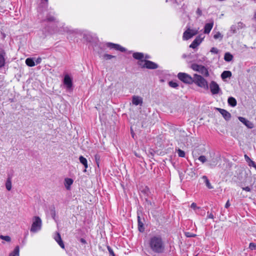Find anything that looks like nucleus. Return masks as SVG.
I'll return each mask as SVG.
<instances>
[{
    "mask_svg": "<svg viewBox=\"0 0 256 256\" xmlns=\"http://www.w3.org/2000/svg\"><path fill=\"white\" fill-rule=\"evenodd\" d=\"M238 118V120L243 124H244L248 128H254V124L252 122L248 120L246 118L242 116H239Z\"/></svg>",
    "mask_w": 256,
    "mask_h": 256,
    "instance_id": "nucleus-15",
    "label": "nucleus"
},
{
    "mask_svg": "<svg viewBox=\"0 0 256 256\" xmlns=\"http://www.w3.org/2000/svg\"><path fill=\"white\" fill-rule=\"evenodd\" d=\"M244 157L248 166L253 162V160L246 154H244Z\"/></svg>",
    "mask_w": 256,
    "mask_h": 256,
    "instance_id": "nucleus-41",
    "label": "nucleus"
},
{
    "mask_svg": "<svg viewBox=\"0 0 256 256\" xmlns=\"http://www.w3.org/2000/svg\"><path fill=\"white\" fill-rule=\"evenodd\" d=\"M88 197V198H90V200H88V201L89 200L90 202H94L96 201V199L95 196H93L90 193H85V196L84 198H86Z\"/></svg>",
    "mask_w": 256,
    "mask_h": 256,
    "instance_id": "nucleus-30",
    "label": "nucleus"
},
{
    "mask_svg": "<svg viewBox=\"0 0 256 256\" xmlns=\"http://www.w3.org/2000/svg\"><path fill=\"white\" fill-rule=\"evenodd\" d=\"M213 25L214 22H212L206 23L204 26V33L206 34H209L213 27Z\"/></svg>",
    "mask_w": 256,
    "mask_h": 256,
    "instance_id": "nucleus-22",
    "label": "nucleus"
},
{
    "mask_svg": "<svg viewBox=\"0 0 256 256\" xmlns=\"http://www.w3.org/2000/svg\"><path fill=\"white\" fill-rule=\"evenodd\" d=\"M210 52L212 53L217 54L218 52V50L217 48L213 47L210 49Z\"/></svg>",
    "mask_w": 256,
    "mask_h": 256,
    "instance_id": "nucleus-47",
    "label": "nucleus"
},
{
    "mask_svg": "<svg viewBox=\"0 0 256 256\" xmlns=\"http://www.w3.org/2000/svg\"><path fill=\"white\" fill-rule=\"evenodd\" d=\"M74 182V180L71 178H66L64 179V185L66 189L68 190H70V186Z\"/></svg>",
    "mask_w": 256,
    "mask_h": 256,
    "instance_id": "nucleus-21",
    "label": "nucleus"
},
{
    "mask_svg": "<svg viewBox=\"0 0 256 256\" xmlns=\"http://www.w3.org/2000/svg\"><path fill=\"white\" fill-rule=\"evenodd\" d=\"M249 248L252 250H256V243L250 242L249 244Z\"/></svg>",
    "mask_w": 256,
    "mask_h": 256,
    "instance_id": "nucleus-43",
    "label": "nucleus"
},
{
    "mask_svg": "<svg viewBox=\"0 0 256 256\" xmlns=\"http://www.w3.org/2000/svg\"><path fill=\"white\" fill-rule=\"evenodd\" d=\"M202 178L204 181V183L206 186V187L209 189L213 188L212 186L211 185L210 180H208V177L206 176H202Z\"/></svg>",
    "mask_w": 256,
    "mask_h": 256,
    "instance_id": "nucleus-24",
    "label": "nucleus"
},
{
    "mask_svg": "<svg viewBox=\"0 0 256 256\" xmlns=\"http://www.w3.org/2000/svg\"><path fill=\"white\" fill-rule=\"evenodd\" d=\"M198 159L202 164L206 162H208V160L204 156H200L198 157Z\"/></svg>",
    "mask_w": 256,
    "mask_h": 256,
    "instance_id": "nucleus-39",
    "label": "nucleus"
},
{
    "mask_svg": "<svg viewBox=\"0 0 256 256\" xmlns=\"http://www.w3.org/2000/svg\"><path fill=\"white\" fill-rule=\"evenodd\" d=\"M80 242H82L83 244H86V240L84 238H80Z\"/></svg>",
    "mask_w": 256,
    "mask_h": 256,
    "instance_id": "nucleus-58",
    "label": "nucleus"
},
{
    "mask_svg": "<svg viewBox=\"0 0 256 256\" xmlns=\"http://www.w3.org/2000/svg\"><path fill=\"white\" fill-rule=\"evenodd\" d=\"M41 2L44 4L46 5V6L48 4V0H40Z\"/></svg>",
    "mask_w": 256,
    "mask_h": 256,
    "instance_id": "nucleus-55",
    "label": "nucleus"
},
{
    "mask_svg": "<svg viewBox=\"0 0 256 256\" xmlns=\"http://www.w3.org/2000/svg\"><path fill=\"white\" fill-rule=\"evenodd\" d=\"M63 84L68 90H70L73 86L72 78L68 74H66L63 79Z\"/></svg>",
    "mask_w": 256,
    "mask_h": 256,
    "instance_id": "nucleus-9",
    "label": "nucleus"
},
{
    "mask_svg": "<svg viewBox=\"0 0 256 256\" xmlns=\"http://www.w3.org/2000/svg\"><path fill=\"white\" fill-rule=\"evenodd\" d=\"M196 150H194L192 152V156H194V158H196V157L198 156L197 155L196 153Z\"/></svg>",
    "mask_w": 256,
    "mask_h": 256,
    "instance_id": "nucleus-60",
    "label": "nucleus"
},
{
    "mask_svg": "<svg viewBox=\"0 0 256 256\" xmlns=\"http://www.w3.org/2000/svg\"><path fill=\"white\" fill-rule=\"evenodd\" d=\"M6 53L4 50L0 49V68L4 67L6 64Z\"/></svg>",
    "mask_w": 256,
    "mask_h": 256,
    "instance_id": "nucleus-16",
    "label": "nucleus"
},
{
    "mask_svg": "<svg viewBox=\"0 0 256 256\" xmlns=\"http://www.w3.org/2000/svg\"><path fill=\"white\" fill-rule=\"evenodd\" d=\"M206 58L204 56H202L201 58H198V56L196 58V62H203L206 60Z\"/></svg>",
    "mask_w": 256,
    "mask_h": 256,
    "instance_id": "nucleus-42",
    "label": "nucleus"
},
{
    "mask_svg": "<svg viewBox=\"0 0 256 256\" xmlns=\"http://www.w3.org/2000/svg\"><path fill=\"white\" fill-rule=\"evenodd\" d=\"M177 152H178V156L179 157H180V158H184L185 157V152L178 148V150H177Z\"/></svg>",
    "mask_w": 256,
    "mask_h": 256,
    "instance_id": "nucleus-36",
    "label": "nucleus"
},
{
    "mask_svg": "<svg viewBox=\"0 0 256 256\" xmlns=\"http://www.w3.org/2000/svg\"><path fill=\"white\" fill-rule=\"evenodd\" d=\"M177 77L181 82L188 84H193V77L187 73L180 72L178 73Z\"/></svg>",
    "mask_w": 256,
    "mask_h": 256,
    "instance_id": "nucleus-4",
    "label": "nucleus"
},
{
    "mask_svg": "<svg viewBox=\"0 0 256 256\" xmlns=\"http://www.w3.org/2000/svg\"><path fill=\"white\" fill-rule=\"evenodd\" d=\"M220 160V156L214 154L213 156H210V158L208 160L207 166L210 168H215Z\"/></svg>",
    "mask_w": 256,
    "mask_h": 256,
    "instance_id": "nucleus-6",
    "label": "nucleus"
},
{
    "mask_svg": "<svg viewBox=\"0 0 256 256\" xmlns=\"http://www.w3.org/2000/svg\"><path fill=\"white\" fill-rule=\"evenodd\" d=\"M6 188L8 190H11V188H12V184H11V182L8 180L6 182Z\"/></svg>",
    "mask_w": 256,
    "mask_h": 256,
    "instance_id": "nucleus-44",
    "label": "nucleus"
},
{
    "mask_svg": "<svg viewBox=\"0 0 256 256\" xmlns=\"http://www.w3.org/2000/svg\"><path fill=\"white\" fill-rule=\"evenodd\" d=\"M95 159L98 166H99V160H100V156L96 154L95 156Z\"/></svg>",
    "mask_w": 256,
    "mask_h": 256,
    "instance_id": "nucleus-51",
    "label": "nucleus"
},
{
    "mask_svg": "<svg viewBox=\"0 0 256 256\" xmlns=\"http://www.w3.org/2000/svg\"><path fill=\"white\" fill-rule=\"evenodd\" d=\"M42 228V220L39 216H35L33 218V222L30 228V232H36Z\"/></svg>",
    "mask_w": 256,
    "mask_h": 256,
    "instance_id": "nucleus-5",
    "label": "nucleus"
},
{
    "mask_svg": "<svg viewBox=\"0 0 256 256\" xmlns=\"http://www.w3.org/2000/svg\"><path fill=\"white\" fill-rule=\"evenodd\" d=\"M83 166L84 167V172H86V169L88 168V162H86V164H84Z\"/></svg>",
    "mask_w": 256,
    "mask_h": 256,
    "instance_id": "nucleus-59",
    "label": "nucleus"
},
{
    "mask_svg": "<svg viewBox=\"0 0 256 256\" xmlns=\"http://www.w3.org/2000/svg\"><path fill=\"white\" fill-rule=\"evenodd\" d=\"M146 244L149 250L154 254H162L166 251L165 240L160 234L150 236Z\"/></svg>",
    "mask_w": 256,
    "mask_h": 256,
    "instance_id": "nucleus-1",
    "label": "nucleus"
},
{
    "mask_svg": "<svg viewBox=\"0 0 256 256\" xmlns=\"http://www.w3.org/2000/svg\"><path fill=\"white\" fill-rule=\"evenodd\" d=\"M64 31L68 33L72 34V33H77V34H81L82 33L80 30H70L68 27H66Z\"/></svg>",
    "mask_w": 256,
    "mask_h": 256,
    "instance_id": "nucleus-31",
    "label": "nucleus"
},
{
    "mask_svg": "<svg viewBox=\"0 0 256 256\" xmlns=\"http://www.w3.org/2000/svg\"><path fill=\"white\" fill-rule=\"evenodd\" d=\"M217 110L226 121H228L230 119L231 114L228 112L226 110L220 108H217Z\"/></svg>",
    "mask_w": 256,
    "mask_h": 256,
    "instance_id": "nucleus-17",
    "label": "nucleus"
},
{
    "mask_svg": "<svg viewBox=\"0 0 256 256\" xmlns=\"http://www.w3.org/2000/svg\"><path fill=\"white\" fill-rule=\"evenodd\" d=\"M248 166L250 167L252 166L256 170V163L254 161L251 162Z\"/></svg>",
    "mask_w": 256,
    "mask_h": 256,
    "instance_id": "nucleus-54",
    "label": "nucleus"
},
{
    "mask_svg": "<svg viewBox=\"0 0 256 256\" xmlns=\"http://www.w3.org/2000/svg\"><path fill=\"white\" fill-rule=\"evenodd\" d=\"M198 32V31L196 30L188 28L184 32L182 38L184 40H188L196 35Z\"/></svg>",
    "mask_w": 256,
    "mask_h": 256,
    "instance_id": "nucleus-8",
    "label": "nucleus"
},
{
    "mask_svg": "<svg viewBox=\"0 0 256 256\" xmlns=\"http://www.w3.org/2000/svg\"><path fill=\"white\" fill-rule=\"evenodd\" d=\"M207 218H208L214 219V216L212 212L210 213L209 212H207Z\"/></svg>",
    "mask_w": 256,
    "mask_h": 256,
    "instance_id": "nucleus-49",
    "label": "nucleus"
},
{
    "mask_svg": "<svg viewBox=\"0 0 256 256\" xmlns=\"http://www.w3.org/2000/svg\"><path fill=\"white\" fill-rule=\"evenodd\" d=\"M132 102L135 106H141L143 102L142 98L139 96H134L132 97Z\"/></svg>",
    "mask_w": 256,
    "mask_h": 256,
    "instance_id": "nucleus-18",
    "label": "nucleus"
},
{
    "mask_svg": "<svg viewBox=\"0 0 256 256\" xmlns=\"http://www.w3.org/2000/svg\"><path fill=\"white\" fill-rule=\"evenodd\" d=\"M20 248L17 246L14 248V250L10 254L9 256H19Z\"/></svg>",
    "mask_w": 256,
    "mask_h": 256,
    "instance_id": "nucleus-28",
    "label": "nucleus"
},
{
    "mask_svg": "<svg viewBox=\"0 0 256 256\" xmlns=\"http://www.w3.org/2000/svg\"><path fill=\"white\" fill-rule=\"evenodd\" d=\"M228 102L229 106L234 107L236 106L237 102L236 98L234 97L230 96L228 98Z\"/></svg>",
    "mask_w": 256,
    "mask_h": 256,
    "instance_id": "nucleus-25",
    "label": "nucleus"
},
{
    "mask_svg": "<svg viewBox=\"0 0 256 256\" xmlns=\"http://www.w3.org/2000/svg\"><path fill=\"white\" fill-rule=\"evenodd\" d=\"M244 24L242 22H238L236 24L232 25L230 28V32L232 34H236L238 30L243 28Z\"/></svg>",
    "mask_w": 256,
    "mask_h": 256,
    "instance_id": "nucleus-12",
    "label": "nucleus"
},
{
    "mask_svg": "<svg viewBox=\"0 0 256 256\" xmlns=\"http://www.w3.org/2000/svg\"><path fill=\"white\" fill-rule=\"evenodd\" d=\"M196 14L199 16H201L202 14V10L200 8H198L196 11Z\"/></svg>",
    "mask_w": 256,
    "mask_h": 256,
    "instance_id": "nucleus-52",
    "label": "nucleus"
},
{
    "mask_svg": "<svg viewBox=\"0 0 256 256\" xmlns=\"http://www.w3.org/2000/svg\"><path fill=\"white\" fill-rule=\"evenodd\" d=\"M190 208L194 210H196V209H200V207H198L196 206V204L194 202H192L191 205H190Z\"/></svg>",
    "mask_w": 256,
    "mask_h": 256,
    "instance_id": "nucleus-48",
    "label": "nucleus"
},
{
    "mask_svg": "<svg viewBox=\"0 0 256 256\" xmlns=\"http://www.w3.org/2000/svg\"><path fill=\"white\" fill-rule=\"evenodd\" d=\"M193 81V84H196L198 87L206 90L208 89V82L202 75L197 74H194Z\"/></svg>",
    "mask_w": 256,
    "mask_h": 256,
    "instance_id": "nucleus-2",
    "label": "nucleus"
},
{
    "mask_svg": "<svg viewBox=\"0 0 256 256\" xmlns=\"http://www.w3.org/2000/svg\"><path fill=\"white\" fill-rule=\"evenodd\" d=\"M116 56H112L109 54H104L103 55V58L104 59L106 60H109L112 59V58H116Z\"/></svg>",
    "mask_w": 256,
    "mask_h": 256,
    "instance_id": "nucleus-35",
    "label": "nucleus"
},
{
    "mask_svg": "<svg viewBox=\"0 0 256 256\" xmlns=\"http://www.w3.org/2000/svg\"><path fill=\"white\" fill-rule=\"evenodd\" d=\"M146 202H147V203L148 204H151V202L150 201L148 200L146 198Z\"/></svg>",
    "mask_w": 256,
    "mask_h": 256,
    "instance_id": "nucleus-64",
    "label": "nucleus"
},
{
    "mask_svg": "<svg viewBox=\"0 0 256 256\" xmlns=\"http://www.w3.org/2000/svg\"><path fill=\"white\" fill-rule=\"evenodd\" d=\"M185 235L188 238H194L196 236L195 234H190V232H186Z\"/></svg>",
    "mask_w": 256,
    "mask_h": 256,
    "instance_id": "nucleus-50",
    "label": "nucleus"
},
{
    "mask_svg": "<svg viewBox=\"0 0 256 256\" xmlns=\"http://www.w3.org/2000/svg\"><path fill=\"white\" fill-rule=\"evenodd\" d=\"M199 56L198 54H194V53H190L188 54V58L193 60L194 61H196V58Z\"/></svg>",
    "mask_w": 256,
    "mask_h": 256,
    "instance_id": "nucleus-32",
    "label": "nucleus"
},
{
    "mask_svg": "<svg viewBox=\"0 0 256 256\" xmlns=\"http://www.w3.org/2000/svg\"><path fill=\"white\" fill-rule=\"evenodd\" d=\"M190 68L194 71L200 73L204 77H208L210 76L208 68L203 65L194 63L190 65Z\"/></svg>",
    "mask_w": 256,
    "mask_h": 256,
    "instance_id": "nucleus-3",
    "label": "nucleus"
},
{
    "mask_svg": "<svg viewBox=\"0 0 256 256\" xmlns=\"http://www.w3.org/2000/svg\"><path fill=\"white\" fill-rule=\"evenodd\" d=\"M54 238L62 248H64V244L62 240L60 233L56 232V236L54 237Z\"/></svg>",
    "mask_w": 256,
    "mask_h": 256,
    "instance_id": "nucleus-19",
    "label": "nucleus"
},
{
    "mask_svg": "<svg viewBox=\"0 0 256 256\" xmlns=\"http://www.w3.org/2000/svg\"><path fill=\"white\" fill-rule=\"evenodd\" d=\"M44 20V21H48V22H58L56 20V18H55V17L53 15H52L50 13H48L46 15V18Z\"/></svg>",
    "mask_w": 256,
    "mask_h": 256,
    "instance_id": "nucleus-27",
    "label": "nucleus"
},
{
    "mask_svg": "<svg viewBox=\"0 0 256 256\" xmlns=\"http://www.w3.org/2000/svg\"><path fill=\"white\" fill-rule=\"evenodd\" d=\"M168 85L170 86L173 88H178V84L174 81L171 80L168 82Z\"/></svg>",
    "mask_w": 256,
    "mask_h": 256,
    "instance_id": "nucleus-33",
    "label": "nucleus"
},
{
    "mask_svg": "<svg viewBox=\"0 0 256 256\" xmlns=\"http://www.w3.org/2000/svg\"><path fill=\"white\" fill-rule=\"evenodd\" d=\"M26 64L30 67L34 66L36 65V63L34 61V58H27L26 60Z\"/></svg>",
    "mask_w": 256,
    "mask_h": 256,
    "instance_id": "nucleus-26",
    "label": "nucleus"
},
{
    "mask_svg": "<svg viewBox=\"0 0 256 256\" xmlns=\"http://www.w3.org/2000/svg\"><path fill=\"white\" fill-rule=\"evenodd\" d=\"M0 238L2 240H6L7 242H10L11 240V238L10 236H0Z\"/></svg>",
    "mask_w": 256,
    "mask_h": 256,
    "instance_id": "nucleus-37",
    "label": "nucleus"
},
{
    "mask_svg": "<svg viewBox=\"0 0 256 256\" xmlns=\"http://www.w3.org/2000/svg\"><path fill=\"white\" fill-rule=\"evenodd\" d=\"M83 38L86 39L87 41L90 42V36L88 33H84L83 34Z\"/></svg>",
    "mask_w": 256,
    "mask_h": 256,
    "instance_id": "nucleus-45",
    "label": "nucleus"
},
{
    "mask_svg": "<svg viewBox=\"0 0 256 256\" xmlns=\"http://www.w3.org/2000/svg\"><path fill=\"white\" fill-rule=\"evenodd\" d=\"M232 76V73L230 70H224L221 74V78L222 80H225L227 78H230Z\"/></svg>",
    "mask_w": 256,
    "mask_h": 256,
    "instance_id": "nucleus-23",
    "label": "nucleus"
},
{
    "mask_svg": "<svg viewBox=\"0 0 256 256\" xmlns=\"http://www.w3.org/2000/svg\"><path fill=\"white\" fill-rule=\"evenodd\" d=\"M233 58V56L229 52L225 53L224 56V60L227 62H230L232 60Z\"/></svg>",
    "mask_w": 256,
    "mask_h": 256,
    "instance_id": "nucleus-29",
    "label": "nucleus"
},
{
    "mask_svg": "<svg viewBox=\"0 0 256 256\" xmlns=\"http://www.w3.org/2000/svg\"><path fill=\"white\" fill-rule=\"evenodd\" d=\"M42 62V58L40 57L38 58L36 60V64H40Z\"/></svg>",
    "mask_w": 256,
    "mask_h": 256,
    "instance_id": "nucleus-53",
    "label": "nucleus"
},
{
    "mask_svg": "<svg viewBox=\"0 0 256 256\" xmlns=\"http://www.w3.org/2000/svg\"><path fill=\"white\" fill-rule=\"evenodd\" d=\"M182 58H188V54H183L182 56Z\"/></svg>",
    "mask_w": 256,
    "mask_h": 256,
    "instance_id": "nucleus-63",
    "label": "nucleus"
},
{
    "mask_svg": "<svg viewBox=\"0 0 256 256\" xmlns=\"http://www.w3.org/2000/svg\"><path fill=\"white\" fill-rule=\"evenodd\" d=\"M107 248L110 255L112 256H116L112 249L110 246H107Z\"/></svg>",
    "mask_w": 256,
    "mask_h": 256,
    "instance_id": "nucleus-46",
    "label": "nucleus"
},
{
    "mask_svg": "<svg viewBox=\"0 0 256 256\" xmlns=\"http://www.w3.org/2000/svg\"><path fill=\"white\" fill-rule=\"evenodd\" d=\"M142 68H146L149 70H155L158 68V65L148 60H144V64L141 66Z\"/></svg>",
    "mask_w": 256,
    "mask_h": 256,
    "instance_id": "nucleus-7",
    "label": "nucleus"
},
{
    "mask_svg": "<svg viewBox=\"0 0 256 256\" xmlns=\"http://www.w3.org/2000/svg\"><path fill=\"white\" fill-rule=\"evenodd\" d=\"M243 190L247 192L250 191V189L248 186H246L245 188H243Z\"/></svg>",
    "mask_w": 256,
    "mask_h": 256,
    "instance_id": "nucleus-61",
    "label": "nucleus"
},
{
    "mask_svg": "<svg viewBox=\"0 0 256 256\" xmlns=\"http://www.w3.org/2000/svg\"><path fill=\"white\" fill-rule=\"evenodd\" d=\"M50 214L52 218L53 219H55L56 216V210H55V208L54 206H52L50 209Z\"/></svg>",
    "mask_w": 256,
    "mask_h": 256,
    "instance_id": "nucleus-34",
    "label": "nucleus"
},
{
    "mask_svg": "<svg viewBox=\"0 0 256 256\" xmlns=\"http://www.w3.org/2000/svg\"><path fill=\"white\" fill-rule=\"evenodd\" d=\"M210 89L212 94H217L221 92L220 88L218 84L214 80H212L210 84Z\"/></svg>",
    "mask_w": 256,
    "mask_h": 256,
    "instance_id": "nucleus-10",
    "label": "nucleus"
},
{
    "mask_svg": "<svg viewBox=\"0 0 256 256\" xmlns=\"http://www.w3.org/2000/svg\"><path fill=\"white\" fill-rule=\"evenodd\" d=\"M133 58L140 61L138 62V64L140 66L142 65V62H144L143 58H144V54L142 52H135L132 54Z\"/></svg>",
    "mask_w": 256,
    "mask_h": 256,
    "instance_id": "nucleus-14",
    "label": "nucleus"
},
{
    "mask_svg": "<svg viewBox=\"0 0 256 256\" xmlns=\"http://www.w3.org/2000/svg\"><path fill=\"white\" fill-rule=\"evenodd\" d=\"M230 203L229 200H228L226 202V204H225L224 207H225V208H228L230 207Z\"/></svg>",
    "mask_w": 256,
    "mask_h": 256,
    "instance_id": "nucleus-57",
    "label": "nucleus"
},
{
    "mask_svg": "<svg viewBox=\"0 0 256 256\" xmlns=\"http://www.w3.org/2000/svg\"><path fill=\"white\" fill-rule=\"evenodd\" d=\"M138 230L140 232H143L144 231L145 228L144 226V224L143 222L141 220V218L140 216H139L138 214Z\"/></svg>",
    "mask_w": 256,
    "mask_h": 256,
    "instance_id": "nucleus-20",
    "label": "nucleus"
},
{
    "mask_svg": "<svg viewBox=\"0 0 256 256\" xmlns=\"http://www.w3.org/2000/svg\"><path fill=\"white\" fill-rule=\"evenodd\" d=\"M79 160L80 162L82 164H86V162H88L87 160L82 156H80L79 157Z\"/></svg>",
    "mask_w": 256,
    "mask_h": 256,
    "instance_id": "nucleus-38",
    "label": "nucleus"
},
{
    "mask_svg": "<svg viewBox=\"0 0 256 256\" xmlns=\"http://www.w3.org/2000/svg\"><path fill=\"white\" fill-rule=\"evenodd\" d=\"M204 37L202 38L201 35L198 36L193 42L190 45V48L193 49L196 48L198 46H199L204 40Z\"/></svg>",
    "mask_w": 256,
    "mask_h": 256,
    "instance_id": "nucleus-13",
    "label": "nucleus"
},
{
    "mask_svg": "<svg viewBox=\"0 0 256 256\" xmlns=\"http://www.w3.org/2000/svg\"><path fill=\"white\" fill-rule=\"evenodd\" d=\"M173 3L179 4L180 3V0H170Z\"/></svg>",
    "mask_w": 256,
    "mask_h": 256,
    "instance_id": "nucleus-56",
    "label": "nucleus"
},
{
    "mask_svg": "<svg viewBox=\"0 0 256 256\" xmlns=\"http://www.w3.org/2000/svg\"><path fill=\"white\" fill-rule=\"evenodd\" d=\"M105 45L110 49H114L121 52H125L126 50V48L120 45L110 42H106Z\"/></svg>",
    "mask_w": 256,
    "mask_h": 256,
    "instance_id": "nucleus-11",
    "label": "nucleus"
},
{
    "mask_svg": "<svg viewBox=\"0 0 256 256\" xmlns=\"http://www.w3.org/2000/svg\"><path fill=\"white\" fill-rule=\"evenodd\" d=\"M144 58L145 60H148L150 58V56L148 54H146L145 56H144Z\"/></svg>",
    "mask_w": 256,
    "mask_h": 256,
    "instance_id": "nucleus-62",
    "label": "nucleus"
},
{
    "mask_svg": "<svg viewBox=\"0 0 256 256\" xmlns=\"http://www.w3.org/2000/svg\"><path fill=\"white\" fill-rule=\"evenodd\" d=\"M223 37V36L218 32H217L215 34L214 36V39H222Z\"/></svg>",
    "mask_w": 256,
    "mask_h": 256,
    "instance_id": "nucleus-40",
    "label": "nucleus"
}]
</instances>
